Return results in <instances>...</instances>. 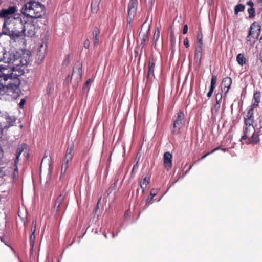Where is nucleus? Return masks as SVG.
<instances>
[{"instance_id":"obj_1","label":"nucleus","mask_w":262,"mask_h":262,"mask_svg":"<svg viewBox=\"0 0 262 262\" xmlns=\"http://www.w3.org/2000/svg\"><path fill=\"white\" fill-rule=\"evenodd\" d=\"M30 55L29 51H25L21 54L16 51L6 52L3 47L0 46V62L12 64L13 69L27 66L30 61Z\"/></svg>"},{"instance_id":"obj_2","label":"nucleus","mask_w":262,"mask_h":262,"mask_svg":"<svg viewBox=\"0 0 262 262\" xmlns=\"http://www.w3.org/2000/svg\"><path fill=\"white\" fill-rule=\"evenodd\" d=\"M254 119L252 108L249 110L244 118V126L243 129V136L240 140H247V144H257L259 142V134L256 133L254 125Z\"/></svg>"},{"instance_id":"obj_3","label":"nucleus","mask_w":262,"mask_h":262,"mask_svg":"<svg viewBox=\"0 0 262 262\" xmlns=\"http://www.w3.org/2000/svg\"><path fill=\"white\" fill-rule=\"evenodd\" d=\"M21 29H23L22 18L14 17L13 19L4 21L2 34L9 36L12 40H15L21 37Z\"/></svg>"},{"instance_id":"obj_4","label":"nucleus","mask_w":262,"mask_h":262,"mask_svg":"<svg viewBox=\"0 0 262 262\" xmlns=\"http://www.w3.org/2000/svg\"><path fill=\"white\" fill-rule=\"evenodd\" d=\"M21 11L27 17L33 18H40L45 13L44 6L36 1H31L25 4Z\"/></svg>"},{"instance_id":"obj_5","label":"nucleus","mask_w":262,"mask_h":262,"mask_svg":"<svg viewBox=\"0 0 262 262\" xmlns=\"http://www.w3.org/2000/svg\"><path fill=\"white\" fill-rule=\"evenodd\" d=\"M19 77L20 75L13 73L8 76L7 78L3 80V82H4L9 88V90L13 93V99H16L19 96L20 92L19 86L21 81Z\"/></svg>"},{"instance_id":"obj_6","label":"nucleus","mask_w":262,"mask_h":262,"mask_svg":"<svg viewBox=\"0 0 262 262\" xmlns=\"http://www.w3.org/2000/svg\"><path fill=\"white\" fill-rule=\"evenodd\" d=\"M18 8L16 5L10 6L7 8L2 9L0 11V18L4 21L13 19L14 17L21 18V15L18 13Z\"/></svg>"},{"instance_id":"obj_7","label":"nucleus","mask_w":262,"mask_h":262,"mask_svg":"<svg viewBox=\"0 0 262 262\" xmlns=\"http://www.w3.org/2000/svg\"><path fill=\"white\" fill-rule=\"evenodd\" d=\"M16 120V118L14 116H10L7 113H0V131H2V137L6 134L5 130L13 126Z\"/></svg>"},{"instance_id":"obj_8","label":"nucleus","mask_w":262,"mask_h":262,"mask_svg":"<svg viewBox=\"0 0 262 262\" xmlns=\"http://www.w3.org/2000/svg\"><path fill=\"white\" fill-rule=\"evenodd\" d=\"M28 149V146L26 144L23 143L18 146L16 153L15 163L17 164L20 161L23 163H28L29 161V153Z\"/></svg>"},{"instance_id":"obj_9","label":"nucleus","mask_w":262,"mask_h":262,"mask_svg":"<svg viewBox=\"0 0 262 262\" xmlns=\"http://www.w3.org/2000/svg\"><path fill=\"white\" fill-rule=\"evenodd\" d=\"M38 30L37 27L32 22L23 21V29L21 33V37L28 36L32 37L34 36Z\"/></svg>"},{"instance_id":"obj_10","label":"nucleus","mask_w":262,"mask_h":262,"mask_svg":"<svg viewBox=\"0 0 262 262\" xmlns=\"http://www.w3.org/2000/svg\"><path fill=\"white\" fill-rule=\"evenodd\" d=\"M185 115L182 112H179L177 113L173 121V127L172 133L175 135H178L180 132V129L185 124Z\"/></svg>"},{"instance_id":"obj_11","label":"nucleus","mask_w":262,"mask_h":262,"mask_svg":"<svg viewBox=\"0 0 262 262\" xmlns=\"http://www.w3.org/2000/svg\"><path fill=\"white\" fill-rule=\"evenodd\" d=\"M260 33V26L258 23L254 22L252 24L249 32V34L247 36V42L249 43L250 45L254 43V39H251V36L254 38H258Z\"/></svg>"},{"instance_id":"obj_12","label":"nucleus","mask_w":262,"mask_h":262,"mask_svg":"<svg viewBox=\"0 0 262 262\" xmlns=\"http://www.w3.org/2000/svg\"><path fill=\"white\" fill-rule=\"evenodd\" d=\"M9 89L5 83L2 80H0V98L2 96L7 95L13 99V93Z\"/></svg>"},{"instance_id":"obj_13","label":"nucleus","mask_w":262,"mask_h":262,"mask_svg":"<svg viewBox=\"0 0 262 262\" xmlns=\"http://www.w3.org/2000/svg\"><path fill=\"white\" fill-rule=\"evenodd\" d=\"M232 83V79L229 77H225L222 82V90L223 92L227 93Z\"/></svg>"},{"instance_id":"obj_14","label":"nucleus","mask_w":262,"mask_h":262,"mask_svg":"<svg viewBox=\"0 0 262 262\" xmlns=\"http://www.w3.org/2000/svg\"><path fill=\"white\" fill-rule=\"evenodd\" d=\"M36 220H33L32 223V227L31 228V234L30 236V244L32 248L33 247L35 239V233L36 231Z\"/></svg>"},{"instance_id":"obj_15","label":"nucleus","mask_w":262,"mask_h":262,"mask_svg":"<svg viewBox=\"0 0 262 262\" xmlns=\"http://www.w3.org/2000/svg\"><path fill=\"white\" fill-rule=\"evenodd\" d=\"M66 194L62 193L57 198L55 206L57 207V209L59 210L60 208H64L65 206L64 199Z\"/></svg>"},{"instance_id":"obj_16","label":"nucleus","mask_w":262,"mask_h":262,"mask_svg":"<svg viewBox=\"0 0 262 262\" xmlns=\"http://www.w3.org/2000/svg\"><path fill=\"white\" fill-rule=\"evenodd\" d=\"M47 50V44L42 43L40 45L37 53L39 59L42 60L45 58Z\"/></svg>"},{"instance_id":"obj_17","label":"nucleus","mask_w":262,"mask_h":262,"mask_svg":"<svg viewBox=\"0 0 262 262\" xmlns=\"http://www.w3.org/2000/svg\"><path fill=\"white\" fill-rule=\"evenodd\" d=\"M13 73L10 71L8 69L3 66H0V80H4L7 78L10 75Z\"/></svg>"},{"instance_id":"obj_18","label":"nucleus","mask_w":262,"mask_h":262,"mask_svg":"<svg viewBox=\"0 0 262 262\" xmlns=\"http://www.w3.org/2000/svg\"><path fill=\"white\" fill-rule=\"evenodd\" d=\"M154 69H155V63L149 61L148 63V70L146 78L147 81L151 80L152 77H154Z\"/></svg>"},{"instance_id":"obj_19","label":"nucleus","mask_w":262,"mask_h":262,"mask_svg":"<svg viewBox=\"0 0 262 262\" xmlns=\"http://www.w3.org/2000/svg\"><path fill=\"white\" fill-rule=\"evenodd\" d=\"M101 0H93L91 3L92 13H97L99 9V5Z\"/></svg>"},{"instance_id":"obj_20","label":"nucleus","mask_w":262,"mask_h":262,"mask_svg":"<svg viewBox=\"0 0 262 262\" xmlns=\"http://www.w3.org/2000/svg\"><path fill=\"white\" fill-rule=\"evenodd\" d=\"M99 30L98 28H96L93 31V41L94 46H97L99 42Z\"/></svg>"},{"instance_id":"obj_21","label":"nucleus","mask_w":262,"mask_h":262,"mask_svg":"<svg viewBox=\"0 0 262 262\" xmlns=\"http://www.w3.org/2000/svg\"><path fill=\"white\" fill-rule=\"evenodd\" d=\"M82 68L79 67L76 70H74L72 75V78L75 77L77 81L79 80L81 78L82 76Z\"/></svg>"},{"instance_id":"obj_22","label":"nucleus","mask_w":262,"mask_h":262,"mask_svg":"<svg viewBox=\"0 0 262 262\" xmlns=\"http://www.w3.org/2000/svg\"><path fill=\"white\" fill-rule=\"evenodd\" d=\"M74 147V143L72 141H71L69 144V149L67 150V159H72V153L73 151V149ZM69 159L67 160V164L69 162Z\"/></svg>"},{"instance_id":"obj_23","label":"nucleus","mask_w":262,"mask_h":262,"mask_svg":"<svg viewBox=\"0 0 262 262\" xmlns=\"http://www.w3.org/2000/svg\"><path fill=\"white\" fill-rule=\"evenodd\" d=\"M172 155L169 152H166L164 154V164H171L172 163Z\"/></svg>"},{"instance_id":"obj_24","label":"nucleus","mask_w":262,"mask_h":262,"mask_svg":"<svg viewBox=\"0 0 262 262\" xmlns=\"http://www.w3.org/2000/svg\"><path fill=\"white\" fill-rule=\"evenodd\" d=\"M202 54L194 53V64L197 68H199L201 62Z\"/></svg>"},{"instance_id":"obj_25","label":"nucleus","mask_w":262,"mask_h":262,"mask_svg":"<svg viewBox=\"0 0 262 262\" xmlns=\"http://www.w3.org/2000/svg\"><path fill=\"white\" fill-rule=\"evenodd\" d=\"M236 61L240 66H243L246 63V59L244 54L239 53L236 56Z\"/></svg>"},{"instance_id":"obj_26","label":"nucleus","mask_w":262,"mask_h":262,"mask_svg":"<svg viewBox=\"0 0 262 262\" xmlns=\"http://www.w3.org/2000/svg\"><path fill=\"white\" fill-rule=\"evenodd\" d=\"M137 8H128V16L130 20L133 19L136 15Z\"/></svg>"},{"instance_id":"obj_27","label":"nucleus","mask_w":262,"mask_h":262,"mask_svg":"<svg viewBox=\"0 0 262 262\" xmlns=\"http://www.w3.org/2000/svg\"><path fill=\"white\" fill-rule=\"evenodd\" d=\"M160 30L158 28H157L155 31V33L154 34V36H153V42L155 45V47L156 46L157 42L160 38Z\"/></svg>"},{"instance_id":"obj_28","label":"nucleus","mask_w":262,"mask_h":262,"mask_svg":"<svg viewBox=\"0 0 262 262\" xmlns=\"http://www.w3.org/2000/svg\"><path fill=\"white\" fill-rule=\"evenodd\" d=\"M245 9V6L243 4H238L236 5L234 7V14L236 15H237L238 13L240 12H242Z\"/></svg>"},{"instance_id":"obj_29","label":"nucleus","mask_w":262,"mask_h":262,"mask_svg":"<svg viewBox=\"0 0 262 262\" xmlns=\"http://www.w3.org/2000/svg\"><path fill=\"white\" fill-rule=\"evenodd\" d=\"M260 95L259 93L256 92L253 96L254 103L253 106H257L260 102Z\"/></svg>"},{"instance_id":"obj_30","label":"nucleus","mask_w":262,"mask_h":262,"mask_svg":"<svg viewBox=\"0 0 262 262\" xmlns=\"http://www.w3.org/2000/svg\"><path fill=\"white\" fill-rule=\"evenodd\" d=\"M51 162V158L50 156H48L46 153H45V155L43 157V158L42 159L41 162L40 164H50Z\"/></svg>"},{"instance_id":"obj_31","label":"nucleus","mask_w":262,"mask_h":262,"mask_svg":"<svg viewBox=\"0 0 262 262\" xmlns=\"http://www.w3.org/2000/svg\"><path fill=\"white\" fill-rule=\"evenodd\" d=\"M137 0H129L128 8H137Z\"/></svg>"},{"instance_id":"obj_32","label":"nucleus","mask_w":262,"mask_h":262,"mask_svg":"<svg viewBox=\"0 0 262 262\" xmlns=\"http://www.w3.org/2000/svg\"><path fill=\"white\" fill-rule=\"evenodd\" d=\"M170 43H171V49L173 51V48H174V46L176 45V38H175V37L172 34L170 35Z\"/></svg>"},{"instance_id":"obj_33","label":"nucleus","mask_w":262,"mask_h":262,"mask_svg":"<svg viewBox=\"0 0 262 262\" xmlns=\"http://www.w3.org/2000/svg\"><path fill=\"white\" fill-rule=\"evenodd\" d=\"M53 90V84L52 83H49L47 88V94L49 96Z\"/></svg>"},{"instance_id":"obj_34","label":"nucleus","mask_w":262,"mask_h":262,"mask_svg":"<svg viewBox=\"0 0 262 262\" xmlns=\"http://www.w3.org/2000/svg\"><path fill=\"white\" fill-rule=\"evenodd\" d=\"M219 149H221L223 151L225 152L227 150H228V149L227 148H221L220 147H217L215 148H214L213 150H212L210 152H208L207 154H206V155H205L204 156H203L202 157V159H203L205 157H206L208 155H209V154L210 153H213L214 152V151L217 150H219Z\"/></svg>"},{"instance_id":"obj_35","label":"nucleus","mask_w":262,"mask_h":262,"mask_svg":"<svg viewBox=\"0 0 262 262\" xmlns=\"http://www.w3.org/2000/svg\"><path fill=\"white\" fill-rule=\"evenodd\" d=\"M217 78L215 75L212 76L211 81V85L210 88L214 89L215 84L216 83Z\"/></svg>"},{"instance_id":"obj_36","label":"nucleus","mask_w":262,"mask_h":262,"mask_svg":"<svg viewBox=\"0 0 262 262\" xmlns=\"http://www.w3.org/2000/svg\"><path fill=\"white\" fill-rule=\"evenodd\" d=\"M91 80L89 79H88L86 82L85 83L83 87V90L84 92H88L89 90V84Z\"/></svg>"},{"instance_id":"obj_37","label":"nucleus","mask_w":262,"mask_h":262,"mask_svg":"<svg viewBox=\"0 0 262 262\" xmlns=\"http://www.w3.org/2000/svg\"><path fill=\"white\" fill-rule=\"evenodd\" d=\"M18 175V170L17 165H14L13 177V179H16Z\"/></svg>"},{"instance_id":"obj_38","label":"nucleus","mask_w":262,"mask_h":262,"mask_svg":"<svg viewBox=\"0 0 262 262\" xmlns=\"http://www.w3.org/2000/svg\"><path fill=\"white\" fill-rule=\"evenodd\" d=\"M248 13L249 14V17L251 18L254 16L255 9L253 7L248 9Z\"/></svg>"},{"instance_id":"obj_39","label":"nucleus","mask_w":262,"mask_h":262,"mask_svg":"<svg viewBox=\"0 0 262 262\" xmlns=\"http://www.w3.org/2000/svg\"><path fill=\"white\" fill-rule=\"evenodd\" d=\"M222 98V95L221 93H217L216 95V104H220V102L221 101Z\"/></svg>"},{"instance_id":"obj_40","label":"nucleus","mask_w":262,"mask_h":262,"mask_svg":"<svg viewBox=\"0 0 262 262\" xmlns=\"http://www.w3.org/2000/svg\"><path fill=\"white\" fill-rule=\"evenodd\" d=\"M203 46L196 45L195 49V53L202 54Z\"/></svg>"},{"instance_id":"obj_41","label":"nucleus","mask_w":262,"mask_h":262,"mask_svg":"<svg viewBox=\"0 0 262 262\" xmlns=\"http://www.w3.org/2000/svg\"><path fill=\"white\" fill-rule=\"evenodd\" d=\"M145 3L150 7H151L155 3V0H145Z\"/></svg>"},{"instance_id":"obj_42","label":"nucleus","mask_w":262,"mask_h":262,"mask_svg":"<svg viewBox=\"0 0 262 262\" xmlns=\"http://www.w3.org/2000/svg\"><path fill=\"white\" fill-rule=\"evenodd\" d=\"M90 42L89 40L86 39L84 42V47L85 49H88L90 47Z\"/></svg>"},{"instance_id":"obj_43","label":"nucleus","mask_w":262,"mask_h":262,"mask_svg":"<svg viewBox=\"0 0 262 262\" xmlns=\"http://www.w3.org/2000/svg\"><path fill=\"white\" fill-rule=\"evenodd\" d=\"M26 102V100L25 99H21V100H20V103H19V107L20 108H23L24 106V104Z\"/></svg>"},{"instance_id":"obj_44","label":"nucleus","mask_w":262,"mask_h":262,"mask_svg":"<svg viewBox=\"0 0 262 262\" xmlns=\"http://www.w3.org/2000/svg\"><path fill=\"white\" fill-rule=\"evenodd\" d=\"M214 89L213 88H210V89H209V91L208 92L207 94V96L209 98L211 96L212 94V93L214 91Z\"/></svg>"},{"instance_id":"obj_45","label":"nucleus","mask_w":262,"mask_h":262,"mask_svg":"<svg viewBox=\"0 0 262 262\" xmlns=\"http://www.w3.org/2000/svg\"><path fill=\"white\" fill-rule=\"evenodd\" d=\"M197 46H203V38L201 39H197Z\"/></svg>"},{"instance_id":"obj_46","label":"nucleus","mask_w":262,"mask_h":262,"mask_svg":"<svg viewBox=\"0 0 262 262\" xmlns=\"http://www.w3.org/2000/svg\"><path fill=\"white\" fill-rule=\"evenodd\" d=\"M184 45L186 48H188L189 47V41L187 38H186L184 41Z\"/></svg>"},{"instance_id":"obj_47","label":"nucleus","mask_w":262,"mask_h":262,"mask_svg":"<svg viewBox=\"0 0 262 262\" xmlns=\"http://www.w3.org/2000/svg\"><path fill=\"white\" fill-rule=\"evenodd\" d=\"M187 31H188V26H187V25H185L184 26L183 33V34H185L187 33Z\"/></svg>"},{"instance_id":"obj_48","label":"nucleus","mask_w":262,"mask_h":262,"mask_svg":"<svg viewBox=\"0 0 262 262\" xmlns=\"http://www.w3.org/2000/svg\"><path fill=\"white\" fill-rule=\"evenodd\" d=\"M203 38V35L201 31H199L197 34V39Z\"/></svg>"},{"instance_id":"obj_49","label":"nucleus","mask_w":262,"mask_h":262,"mask_svg":"<svg viewBox=\"0 0 262 262\" xmlns=\"http://www.w3.org/2000/svg\"><path fill=\"white\" fill-rule=\"evenodd\" d=\"M247 5L250 6L251 7H253L254 6V3L252 1H249L247 2Z\"/></svg>"},{"instance_id":"obj_50","label":"nucleus","mask_w":262,"mask_h":262,"mask_svg":"<svg viewBox=\"0 0 262 262\" xmlns=\"http://www.w3.org/2000/svg\"><path fill=\"white\" fill-rule=\"evenodd\" d=\"M52 169V165H51V164L48 165V170H49V173L51 172Z\"/></svg>"},{"instance_id":"obj_51","label":"nucleus","mask_w":262,"mask_h":262,"mask_svg":"<svg viewBox=\"0 0 262 262\" xmlns=\"http://www.w3.org/2000/svg\"><path fill=\"white\" fill-rule=\"evenodd\" d=\"M140 155L139 156V154H137V158H136V159H137V158H138V160H137V161H136L137 164L138 162H139V158H140Z\"/></svg>"},{"instance_id":"obj_52","label":"nucleus","mask_w":262,"mask_h":262,"mask_svg":"<svg viewBox=\"0 0 262 262\" xmlns=\"http://www.w3.org/2000/svg\"><path fill=\"white\" fill-rule=\"evenodd\" d=\"M42 165L40 164V173L42 172Z\"/></svg>"},{"instance_id":"obj_53","label":"nucleus","mask_w":262,"mask_h":262,"mask_svg":"<svg viewBox=\"0 0 262 262\" xmlns=\"http://www.w3.org/2000/svg\"><path fill=\"white\" fill-rule=\"evenodd\" d=\"M251 38L254 39V43L255 42L256 40L258 39V38H253V36H251Z\"/></svg>"},{"instance_id":"obj_54","label":"nucleus","mask_w":262,"mask_h":262,"mask_svg":"<svg viewBox=\"0 0 262 262\" xmlns=\"http://www.w3.org/2000/svg\"><path fill=\"white\" fill-rule=\"evenodd\" d=\"M260 59H261V60L262 61V51H261V52L260 53Z\"/></svg>"},{"instance_id":"obj_55","label":"nucleus","mask_w":262,"mask_h":262,"mask_svg":"<svg viewBox=\"0 0 262 262\" xmlns=\"http://www.w3.org/2000/svg\"><path fill=\"white\" fill-rule=\"evenodd\" d=\"M2 131H0V139L2 138Z\"/></svg>"},{"instance_id":"obj_56","label":"nucleus","mask_w":262,"mask_h":262,"mask_svg":"<svg viewBox=\"0 0 262 262\" xmlns=\"http://www.w3.org/2000/svg\"><path fill=\"white\" fill-rule=\"evenodd\" d=\"M145 41V38H143V41Z\"/></svg>"},{"instance_id":"obj_57","label":"nucleus","mask_w":262,"mask_h":262,"mask_svg":"<svg viewBox=\"0 0 262 262\" xmlns=\"http://www.w3.org/2000/svg\"><path fill=\"white\" fill-rule=\"evenodd\" d=\"M259 2H262V0H258Z\"/></svg>"}]
</instances>
